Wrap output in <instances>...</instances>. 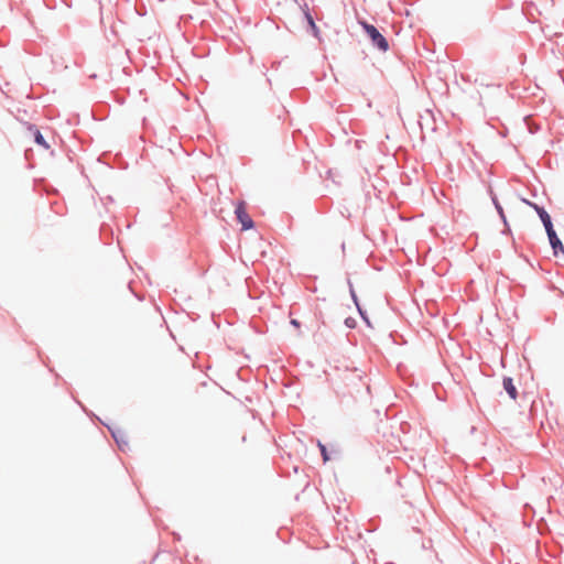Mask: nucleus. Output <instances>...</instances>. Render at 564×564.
I'll use <instances>...</instances> for the list:
<instances>
[{
    "instance_id": "7ed1b4c3",
    "label": "nucleus",
    "mask_w": 564,
    "mask_h": 564,
    "mask_svg": "<svg viewBox=\"0 0 564 564\" xmlns=\"http://www.w3.org/2000/svg\"><path fill=\"white\" fill-rule=\"evenodd\" d=\"M532 208H534V210L538 213L541 221L543 223L544 225V228L546 230V234L551 232L554 230L553 228V224H552V220H551V217L550 215L544 210V208L540 207L539 205L534 204V203H530V202H527Z\"/></svg>"
},
{
    "instance_id": "9d476101",
    "label": "nucleus",
    "mask_w": 564,
    "mask_h": 564,
    "mask_svg": "<svg viewBox=\"0 0 564 564\" xmlns=\"http://www.w3.org/2000/svg\"><path fill=\"white\" fill-rule=\"evenodd\" d=\"M291 324H292L294 327H296V328H299V327H300V323H299V321H297V319H292V321H291Z\"/></svg>"
},
{
    "instance_id": "20e7f679",
    "label": "nucleus",
    "mask_w": 564,
    "mask_h": 564,
    "mask_svg": "<svg viewBox=\"0 0 564 564\" xmlns=\"http://www.w3.org/2000/svg\"><path fill=\"white\" fill-rule=\"evenodd\" d=\"M550 245L553 249L554 256H558L560 253L564 256V246L560 238L557 237L555 230L547 234Z\"/></svg>"
},
{
    "instance_id": "f8f14e48",
    "label": "nucleus",
    "mask_w": 564,
    "mask_h": 564,
    "mask_svg": "<svg viewBox=\"0 0 564 564\" xmlns=\"http://www.w3.org/2000/svg\"><path fill=\"white\" fill-rule=\"evenodd\" d=\"M352 296H355V294H354V293H352ZM354 299H355V302H357V301H356V297H354ZM356 306H359V303H356ZM358 308H360V307H358ZM359 312L362 314L361 310H359Z\"/></svg>"
},
{
    "instance_id": "39448f33",
    "label": "nucleus",
    "mask_w": 564,
    "mask_h": 564,
    "mask_svg": "<svg viewBox=\"0 0 564 564\" xmlns=\"http://www.w3.org/2000/svg\"><path fill=\"white\" fill-rule=\"evenodd\" d=\"M503 388L512 400L517 399L518 391L511 378L503 379Z\"/></svg>"
},
{
    "instance_id": "f257e3e1",
    "label": "nucleus",
    "mask_w": 564,
    "mask_h": 564,
    "mask_svg": "<svg viewBox=\"0 0 564 564\" xmlns=\"http://www.w3.org/2000/svg\"><path fill=\"white\" fill-rule=\"evenodd\" d=\"M361 26L371 39L372 44L377 46L380 51L387 52L389 48L388 41L386 37L372 25L367 22H360Z\"/></svg>"
},
{
    "instance_id": "9b49d317",
    "label": "nucleus",
    "mask_w": 564,
    "mask_h": 564,
    "mask_svg": "<svg viewBox=\"0 0 564 564\" xmlns=\"http://www.w3.org/2000/svg\"><path fill=\"white\" fill-rule=\"evenodd\" d=\"M354 377H355L357 380H361V375H360V373H357L356 371H355V373H354Z\"/></svg>"
},
{
    "instance_id": "423d86ee",
    "label": "nucleus",
    "mask_w": 564,
    "mask_h": 564,
    "mask_svg": "<svg viewBox=\"0 0 564 564\" xmlns=\"http://www.w3.org/2000/svg\"><path fill=\"white\" fill-rule=\"evenodd\" d=\"M33 134H34V140L39 145L43 147L44 149L50 148L48 144L46 143L45 139L43 138L42 133L39 130L35 129L33 131Z\"/></svg>"
},
{
    "instance_id": "f03ea898",
    "label": "nucleus",
    "mask_w": 564,
    "mask_h": 564,
    "mask_svg": "<svg viewBox=\"0 0 564 564\" xmlns=\"http://www.w3.org/2000/svg\"><path fill=\"white\" fill-rule=\"evenodd\" d=\"M235 214L243 230H248L253 227V221L247 213V205L243 200L237 203Z\"/></svg>"
},
{
    "instance_id": "0eeeda50",
    "label": "nucleus",
    "mask_w": 564,
    "mask_h": 564,
    "mask_svg": "<svg viewBox=\"0 0 564 564\" xmlns=\"http://www.w3.org/2000/svg\"><path fill=\"white\" fill-rule=\"evenodd\" d=\"M492 202L495 204V207H496L498 214L502 218L503 223L507 224L506 216H505V213H503V208L501 207L500 203L498 202V199L496 197H492Z\"/></svg>"
},
{
    "instance_id": "6e6552de",
    "label": "nucleus",
    "mask_w": 564,
    "mask_h": 564,
    "mask_svg": "<svg viewBox=\"0 0 564 564\" xmlns=\"http://www.w3.org/2000/svg\"><path fill=\"white\" fill-rule=\"evenodd\" d=\"M305 17H306L307 22H308L310 26L312 28L314 34L317 35L318 30H317V26L312 18V15L308 12H305Z\"/></svg>"
},
{
    "instance_id": "1a4fd4ad",
    "label": "nucleus",
    "mask_w": 564,
    "mask_h": 564,
    "mask_svg": "<svg viewBox=\"0 0 564 564\" xmlns=\"http://www.w3.org/2000/svg\"><path fill=\"white\" fill-rule=\"evenodd\" d=\"M318 446L321 448L324 462H327L329 459V457L327 455L326 447L323 444H321V443L318 444Z\"/></svg>"
}]
</instances>
